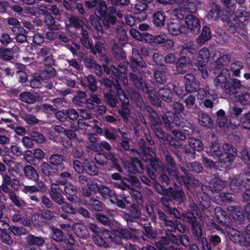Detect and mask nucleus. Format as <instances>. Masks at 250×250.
I'll use <instances>...</instances> for the list:
<instances>
[{"label":"nucleus","instance_id":"41","mask_svg":"<svg viewBox=\"0 0 250 250\" xmlns=\"http://www.w3.org/2000/svg\"><path fill=\"white\" fill-rule=\"evenodd\" d=\"M38 98V96H36L28 92L22 93L20 95V99L22 102L30 104L34 103Z\"/></svg>","mask_w":250,"mask_h":250},{"label":"nucleus","instance_id":"4","mask_svg":"<svg viewBox=\"0 0 250 250\" xmlns=\"http://www.w3.org/2000/svg\"><path fill=\"white\" fill-rule=\"evenodd\" d=\"M101 235L105 241L109 240L118 245L122 243V238L128 239L133 236L132 232L123 228L115 229L113 233L106 229L101 230Z\"/></svg>","mask_w":250,"mask_h":250},{"label":"nucleus","instance_id":"61","mask_svg":"<svg viewBox=\"0 0 250 250\" xmlns=\"http://www.w3.org/2000/svg\"><path fill=\"white\" fill-rule=\"evenodd\" d=\"M181 179L183 180V183L187 185V187L188 188V185L191 184H193L195 186L198 185V181L194 179V178L191 177L188 175H186V177L182 176Z\"/></svg>","mask_w":250,"mask_h":250},{"label":"nucleus","instance_id":"9","mask_svg":"<svg viewBox=\"0 0 250 250\" xmlns=\"http://www.w3.org/2000/svg\"><path fill=\"white\" fill-rule=\"evenodd\" d=\"M118 96L122 102V108L118 110V112L123 118L124 121L127 122L130 113L128 106V98L123 89L118 90Z\"/></svg>","mask_w":250,"mask_h":250},{"label":"nucleus","instance_id":"29","mask_svg":"<svg viewBox=\"0 0 250 250\" xmlns=\"http://www.w3.org/2000/svg\"><path fill=\"white\" fill-rule=\"evenodd\" d=\"M155 43H164V46L167 48H171L174 44L173 41L171 39H168L167 35L165 34H161L155 36Z\"/></svg>","mask_w":250,"mask_h":250},{"label":"nucleus","instance_id":"13","mask_svg":"<svg viewBox=\"0 0 250 250\" xmlns=\"http://www.w3.org/2000/svg\"><path fill=\"white\" fill-rule=\"evenodd\" d=\"M187 28L195 35L198 34L200 30L201 23L199 19L194 15H188L185 19Z\"/></svg>","mask_w":250,"mask_h":250},{"label":"nucleus","instance_id":"62","mask_svg":"<svg viewBox=\"0 0 250 250\" xmlns=\"http://www.w3.org/2000/svg\"><path fill=\"white\" fill-rule=\"evenodd\" d=\"M91 24L93 26H95V28L99 31L102 32L103 28L100 22V18L96 16H91L90 17Z\"/></svg>","mask_w":250,"mask_h":250},{"label":"nucleus","instance_id":"11","mask_svg":"<svg viewBox=\"0 0 250 250\" xmlns=\"http://www.w3.org/2000/svg\"><path fill=\"white\" fill-rule=\"evenodd\" d=\"M164 123L168 130H171L174 126H182L184 121H181L179 116L171 112H167L162 116Z\"/></svg>","mask_w":250,"mask_h":250},{"label":"nucleus","instance_id":"10","mask_svg":"<svg viewBox=\"0 0 250 250\" xmlns=\"http://www.w3.org/2000/svg\"><path fill=\"white\" fill-rule=\"evenodd\" d=\"M227 232L230 239L235 243L239 244L241 246H250V237L245 236L242 233L233 228H229Z\"/></svg>","mask_w":250,"mask_h":250},{"label":"nucleus","instance_id":"56","mask_svg":"<svg viewBox=\"0 0 250 250\" xmlns=\"http://www.w3.org/2000/svg\"><path fill=\"white\" fill-rule=\"evenodd\" d=\"M240 157H241L244 163L246 164L250 163V150L248 148H243L242 149L240 153Z\"/></svg>","mask_w":250,"mask_h":250},{"label":"nucleus","instance_id":"53","mask_svg":"<svg viewBox=\"0 0 250 250\" xmlns=\"http://www.w3.org/2000/svg\"><path fill=\"white\" fill-rule=\"evenodd\" d=\"M243 68V64L240 62H235L231 63L230 70L234 76L239 77L240 71Z\"/></svg>","mask_w":250,"mask_h":250},{"label":"nucleus","instance_id":"54","mask_svg":"<svg viewBox=\"0 0 250 250\" xmlns=\"http://www.w3.org/2000/svg\"><path fill=\"white\" fill-rule=\"evenodd\" d=\"M72 179L71 174L67 172H62L58 179V182L62 185L67 184L68 180Z\"/></svg>","mask_w":250,"mask_h":250},{"label":"nucleus","instance_id":"43","mask_svg":"<svg viewBox=\"0 0 250 250\" xmlns=\"http://www.w3.org/2000/svg\"><path fill=\"white\" fill-rule=\"evenodd\" d=\"M83 164L85 166L84 170L90 175H96L98 173V169L92 162L85 160Z\"/></svg>","mask_w":250,"mask_h":250},{"label":"nucleus","instance_id":"21","mask_svg":"<svg viewBox=\"0 0 250 250\" xmlns=\"http://www.w3.org/2000/svg\"><path fill=\"white\" fill-rule=\"evenodd\" d=\"M210 56V52L208 48L203 47L199 52L197 60L194 61L195 65H205Z\"/></svg>","mask_w":250,"mask_h":250},{"label":"nucleus","instance_id":"36","mask_svg":"<svg viewBox=\"0 0 250 250\" xmlns=\"http://www.w3.org/2000/svg\"><path fill=\"white\" fill-rule=\"evenodd\" d=\"M216 124L220 127H225L228 126V121L225 116V111L220 109L217 112Z\"/></svg>","mask_w":250,"mask_h":250},{"label":"nucleus","instance_id":"52","mask_svg":"<svg viewBox=\"0 0 250 250\" xmlns=\"http://www.w3.org/2000/svg\"><path fill=\"white\" fill-rule=\"evenodd\" d=\"M231 88L228 87L229 90H231V94L229 95H235V92L238 91H242V88H246L241 84L240 81L237 79H233L232 83L230 84ZM228 87H229V85Z\"/></svg>","mask_w":250,"mask_h":250},{"label":"nucleus","instance_id":"45","mask_svg":"<svg viewBox=\"0 0 250 250\" xmlns=\"http://www.w3.org/2000/svg\"><path fill=\"white\" fill-rule=\"evenodd\" d=\"M220 10L216 4H213L212 9L207 15V18L210 20H216L220 15Z\"/></svg>","mask_w":250,"mask_h":250},{"label":"nucleus","instance_id":"5","mask_svg":"<svg viewBox=\"0 0 250 250\" xmlns=\"http://www.w3.org/2000/svg\"><path fill=\"white\" fill-rule=\"evenodd\" d=\"M130 78L133 81L135 86L141 89L144 92L148 94L150 100L153 104L159 105H160V101L158 98V95H156V92L154 90L148 89V87L145 83H144L142 79H140L135 74H130Z\"/></svg>","mask_w":250,"mask_h":250},{"label":"nucleus","instance_id":"30","mask_svg":"<svg viewBox=\"0 0 250 250\" xmlns=\"http://www.w3.org/2000/svg\"><path fill=\"white\" fill-rule=\"evenodd\" d=\"M226 184V183L222 180L214 178L209 183V188L212 192H217L223 189Z\"/></svg>","mask_w":250,"mask_h":250},{"label":"nucleus","instance_id":"55","mask_svg":"<svg viewBox=\"0 0 250 250\" xmlns=\"http://www.w3.org/2000/svg\"><path fill=\"white\" fill-rule=\"evenodd\" d=\"M64 190L66 195L70 196H73L77 193L76 187L70 183L66 184L64 188Z\"/></svg>","mask_w":250,"mask_h":250},{"label":"nucleus","instance_id":"35","mask_svg":"<svg viewBox=\"0 0 250 250\" xmlns=\"http://www.w3.org/2000/svg\"><path fill=\"white\" fill-rule=\"evenodd\" d=\"M153 20L155 25L157 26H164L166 20V16L163 12L158 11L153 14Z\"/></svg>","mask_w":250,"mask_h":250},{"label":"nucleus","instance_id":"48","mask_svg":"<svg viewBox=\"0 0 250 250\" xmlns=\"http://www.w3.org/2000/svg\"><path fill=\"white\" fill-rule=\"evenodd\" d=\"M188 142L190 147L194 150L200 151L203 150V145L201 141L191 138L189 139Z\"/></svg>","mask_w":250,"mask_h":250},{"label":"nucleus","instance_id":"31","mask_svg":"<svg viewBox=\"0 0 250 250\" xmlns=\"http://www.w3.org/2000/svg\"><path fill=\"white\" fill-rule=\"evenodd\" d=\"M210 29L207 26H204L200 35L197 39V42L203 45L211 39Z\"/></svg>","mask_w":250,"mask_h":250},{"label":"nucleus","instance_id":"32","mask_svg":"<svg viewBox=\"0 0 250 250\" xmlns=\"http://www.w3.org/2000/svg\"><path fill=\"white\" fill-rule=\"evenodd\" d=\"M26 177L30 180L36 182L39 180V175L37 171L31 166H26L23 169Z\"/></svg>","mask_w":250,"mask_h":250},{"label":"nucleus","instance_id":"37","mask_svg":"<svg viewBox=\"0 0 250 250\" xmlns=\"http://www.w3.org/2000/svg\"><path fill=\"white\" fill-rule=\"evenodd\" d=\"M26 240L29 245H36L38 247L42 246L45 242V240L43 238L37 237L33 235L27 236Z\"/></svg>","mask_w":250,"mask_h":250},{"label":"nucleus","instance_id":"20","mask_svg":"<svg viewBox=\"0 0 250 250\" xmlns=\"http://www.w3.org/2000/svg\"><path fill=\"white\" fill-rule=\"evenodd\" d=\"M229 111L231 115L229 121V126L232 128H234L240 124L241 121L239 119H234V117L232 116L238 117L242 113V109L237 106H233L229 107Z\"/></svg>","mask_w":250,"mask_h":250},{"label":"nucleus","instance_id":"42","mask_svg":"<svg viewBox=\"0 0 250 250\" xmlns=\"http://www.w3.org/2000/svg\"><path fill=\"white\" fill-rule=\"evenodd\" d=\"M229 61V56L228 55H224L219 57L217 60L215 61L214 64L212 65L214 66V67L220 68L222 66L228 65Z\"/></svg>","mask_w":250,"mask_h":250},{"label":"nucleus","instance_id":"33","mask_svg":"<svg viewBox=\"0 0 250 250\" xmlns=\"http://www.w3.org/2000/svg\"><path fill=\"white\" fill-rule=\"evenodd\" d=\"M165 222L167 227V229L168 231H174L177 229L181 232H183L186 229V227L182 225L181 223L178 224V222H176L175 224L171 221L167 220H165Z\"/></svg>","mask_w":250,"mask_h":250},{"label":"nucleus","instance_id":"58","mask_svg":"<svg viewBox=\"0 0 250 250\" xmlns=\"http://www.w3.org/2000/svg\"><path fill=\"white\" fill-rule=\"evenodd\" d=\"M128 93L129 94V97L132 99H133L138 105L141 106L142 103V99L140 97V95L137 92L134 91L132 89H129V90L128 91Z\"/></svg>","mask_w":250,"mask_h":250},{"label":"nucleus","instance_id":"51","mask_svg":"<svg viewBox=\"0 0 250 250\" xmlns=\"http://www.w3.org/2000/svg\"><path fill=\"white\" fill-rule=\"evenodd\" d=\"M167 69H164L163 71L158 70L154 73V77L157 82L160 83H164L167 80Z\"/></svg>","mask_w":250,"mask_h":250},{"label":"nucleus","instance_id":"18","mask_svg":"<svg viewBox=\"0 0 250 250\" xmlns=\"http://www.w3.org/2000/svg\"><path fill=\"white\" fill-rule=\"evenodd\" d=\"M197 99L201 102L205 98H211L212 100L214 101L217 99V95L213 90L209 89V87H206L205 89L199 88L198 91L197 95Z\"/></svg>","mask_w":250,"mask_h":250},{"label":"nucleus","instance_id":"16","mask_svg":"<svg viewBox=\"0 0 250 250\" xmlns=\"http://www.w3.org/2000/svg\"><path fill=\"white\" fill-rule=\"evenodd\" d=\"M234 97L236 101L243 105L250 104V94L247 88H242V91L235 92Z\"/></svg>","mask_w":250,"mask_h":250},{"label":"nucleus","instance_id":"38","mask_svg":"<svg viewBox=\"0 0 250 250\" xmlns=\"http://www.w3.org/2000/svg\"><path fill=\"white\" fill-rule=\"evenodd\" d=\"M102 196L105 198H110V200L115 196V192L114 190H111L109 188L104 186H100V188L98 191Z\"/></svg>","mask_w":250,"mask_h":250},{"label":"nucleus","instance_id":"2","mask_svg":"<svg viewBox=\"0 0 250 250\" xmlns=\"http://www.w3.org/2000/svg\"><path fill=\"white\" fill-rule=\"evenodd\" d=\"M207 152L214 158H218L222 163L221 167L229 168L236 155V149L229 144L226 143L222 146L218 143L212 144Z\"/></svg>","mask_w":250,"mask_h":250},{"label":"nucleus","instance_id":"1","mask_svg":"<svg viewBox=\"0 0 250 250\" xmlns=\"http://www.w3.org/2000/svg\"><path fill=\"white\" fill-rule=\"evenodd\" d=\"M208 205L201 204L200 207L195 206L192 207V212H188L186 216H184V220H187L192 226L193 233L198 237V241L201 243L203 250H211L210 247L208 244L207 239L205 237H202V231L200 223L198 222L197 219L200 218V221L203 222H206L207 215L205 213L203 208H207Z\"/></svg>","mask_w":250,"mask_h":250},{"label":"nucleus","instance_id":"63","mask_svg":"<svg viewBox=\"0 0 250 250\" xmlns=\"http://www.w3.org/2000/svg\"><path fill=\"white\" fill-rule=\"evenodd\" d=\"M86 97V94L82 91L79 92L77 96L74 98V103L79 106H81L83 103L84 99Z\"/></svg>","mask_w":250,"mask_h":250},{"label":"nucleus","instance_id":"24","mask_svg":"<svg viewBox=\"0 0 250 250\" xmlns=\"http://www.w3.org/2000/svg\"><path fill=\"white\" fill-rule=\"evenodd\" d=\"M198 122L200 125L208 128L213 126L212 119L207 113L204 112H201L199 114Z\"/></svg>","mask_w":250,"mask_h":250},{"label":"nucleus","instance_id":"8","mask_svg":"<svg viewBox=\"0 0 250 250\" xmlns=\"http://www.w3.org/2000/svg\"><path fill=\"white\" fill-rule=\"evenodd\" d=\"M160 3L173 4L178 3L179 6L189 12H194L197 10L199 3L190 0H158Z\"/></svg>","mask_w":250,"mask_h":250},{"label":"nucleus","instance_id":"49","mask_svg":"<svg viewBox=\"0 0 250 250\" xmlns=\"http://www.w3.org/2000/svg\"><path fill=\"white\" fill-rule=\"evenodd\" d=\"M132 51L133 56L131 59L132 62L141 67H145L146 65V63L142 60V58L140 57L137 51L133 49Z\"/></svg>","mask_w":250,"mask_h":250},{"label":"nucleus","instance_id":"50","mask_svg":"<svg viewBox=\"0 0 250 250\" xmlns=\"http://www.w3.org/2000/svg\"><path fill=\"white\" fill-rule=\"evenodd\" d=\"M103 23L107 28H109V24H115L117 19L115 17L109 14H106L103 16Z\"/></svg>","mask_w":250,"mask_h":250},{"label":"nucleus","instance_id":"6","mask_svg":"<svg viewBox=\"0 0 250 250\" xmlns=\"http://www.w3.org/2000/svg\"><path fill=\"white\" fill-rule=\"evenodd\" d=\"M179 10L177 9L175 11V16L178 19H182L184 17V15L181 13L179 14ZM167 30L170 34L177 36L185 33L187 28L180 20L171 19L167 23Z\"/></svg>","mask_w":250,"mask_h":250},{"label":"nucleus","instance_id":"46","mask_svg":"<svg viewBox=\"0 0 250 250\" xmlns=\"http://www.w3.org/2000/svg\"><path fill=\"white\" fill-rule=\"evenodd\" d=\"M9 198L12 203L18 207H21L25 205V202L14 191L9 192Z\"/></svg>","mask_w":250,"mask_h":250},{"label":"nucleus","instance_id":"57","mask_svg":"<svg viewBox=\"0 0 250 250\" xmlns=\"http://www.w3.org/2000/svg\"><path fill=\"white\" fill-rule=\"evenodd\" d=\"M52 232V238L56 242H61L63 240V233L59 229L54 227L51 229Z\"/></svg>","mask_w":250,"mask_h":250},{"label":"nucleus","instance_id":"26","mask_svg":"<svg viewBox=\"0 0 250 250\" xmlns=\"http://www.w3.org/2000/svg\"><path fill=\"white\" fill-rule=\"evenodd\" d=\"M173 87V85L170 84L168 87L160 88L158 91V96L167 102H170L173 94L170 89Z\"/></svg>","mask_w":250,"mask_h":250},{"label":"nucleus","instance_id":"7","mask_svg":"<svg viewBox=\"0 0 250 250\" xmlns=\"http://www.w3.org/2000/svg\"><path fill=\"white\" fill-rule=\"evenodd\" d=\"M230 76V73L228 69H223L219 75L214 79V85L217 89H224L225 92L231 94V90L228 88L227 80Z\"/></svg>","mask_w":250,"mask_h":250},{"label":"nucleus","instance_id":"34","mask_svg":"<svg viewBox=\"0 0 250 250\" xmlns=\"http://www.w3.org/2000/svg\"><path fill=\"white\" fill-rule=\"evenodd\" d=\"M235 17L236 19H234V21H238L239 22L243 23L248 20L250 17V14L246 11L245 7L240 6L236 12Z\"/></svg>","mask_w":250,"mask_h":250},{"label":"nucleus","instance_id":"17","mask_svg":"<svg viewBox=\"0 0 250 250\" xmlns=\"http://www.w3.org/2000/svg\"><path fill=\"white\" fill-rule=\"evenodd\" d=\"M151 116L153 119H151L153 129L155 133L156 136L160 140H163L165 138L164 131L160 127L159 125V119L157 118V115L154 111L151 113Z\"/></svg>","mask_w":250,"mask_h":250},{"label":"nucleus","instance_id":"44","mask_svg":"<svg viewBox=\"0 0 250 250\" xmlns=\"http://www.w3.org/2000/svg\"><path fill=\"white\" fill-rule=\"evenodd\" d=\"M101 103V100L95 94H92L90 97L86 100V107L89 109H93L97 104Z\"/></svg>","mask_w":250,"mask_h":250},{"label":"nucleus","instance_id":"60","mask_svg":"<svg viewBox=\"0 0 250 250\" xmlns=\"http://www.w3.org/2000/svg\"><path fill=\"white\" fill-rule=\"evenodd\" d=\"M21 117L24 121L29 125H34L38 122V120L35 116L26 113L22 114Z\"/></svg>","mask_w":250,"mask_h":250},{"label":"nucleus","instance_id":"15","mask_svg":"<svg viewBox=\"0 0 250 250\" xmlns=\"http://www.w3.org/2000/svg\"><path fill=\"white\" fill-rule=\"evenodd\" d=\"M194 61H191L189 57L182 56L179 60L177 64V71L178 73L183 74L190 66L194 65Z\"/></svg>","mask_w":250,"mask_h":250},{"label":"nucleus","instance_id":"23","mask_svg":"<svg viewBox=\"0 0 250 250\" xmlns=\"http://www.w3.org/2000/svg\"><path fill=\"white\" fill-rule=\"evenodd\" d=\"M227 209L230 215L234 220L241 221L244 219V211L241 207L229 206L228 207Z\"/></svg>","mask_w":250,"mask_h":250},{"label":"nucleus","instance_id":"19","mask_svg":"<svg viewBox=\"0 0 250 250\" xmlns=\"http://www.w3.org/2000/svg\"><path fill=\"white\" fill-rule=\"evenodd\" d=\"M62 188L59 185L56 184H52L51 186V197L59 205L63 202L64 200L62 194Z\"/></svg>","mask_w":250,"mask_h":250},{"label":"nucleus","instance_id":"40","mask_svg":"<svg viewBox=\"0 0 250 250\" xmlns=\"http://www.w3.org/2000/svg\"><path fill=\"white\" fill-rule=\"evenodd\" d=\"M166 160L169 164L168 167L167 169L170 175L173 176L176 179L180 181L179 177L174 166V161L170 156H167Z\"/></svg>","mask_w":250,"mask_h":250},{"label":"nucleus","instance_id":"22","mask_svg":"<svg viewBox=\"0 0 250 250\" xmlns=\"http://www.w3.org/2000/svg\"><path fill=\"white\" fill-rule=\"evenodd\" d=\"M125 167L131 173L136 172H141L143 170V167L140 162L136 158L131 159V163L127 161L123 162Z\"/></svg>","mask_w":250,"mask_h":250},{"label":"nucleus","instance_id":"12","mask_svg":"<svg viewBox=\"0 0 250 250\" xmlns=\"http://www.w3.org/2000/svg\"><path fill=\"white\" fill-rule=\"evenodd\" d=\"M147 151L148 153L145 152L142 156V159L146 161H149L152 167L156 172L158 170H164L162 162L155 159V153L153 149L151 147H148Z\"/></svg>","mask_w":250,"mask_h":250},{"label":"nucleus","instance_id":"27","mask_svg":"<svg viewBox=\"0 0 250 250\" xmlns=\"http://www.w3.org/2000/svg\"><path fill=\"white\" fill-rule=\"evenodd\" d=\"M229 187L231 190L235 193H239L244 190L245 185L241 182L239 177H234L229 182Z\"/></svg>","mask_w":250,"mask_h":250},{"label":"nucleus","instance_id":"14","mask_svg":"<svg viewBox=\"0 0 250 250\" xmlns=\"http://www.w3.org/2000/svg\"><path fill=\"white\" fill-rule=\"evenodd\" d=\"M184 83L186 90L188 92H196L200 86V82L195 79L192 74L190 73L185 76Z\"/></svg>","mask_w":250,"mask_h":250},{"label":"nucleus","instance_id":"25","mask_svg":"<svg viewBox=\"0 0 250 250\" xmlns=\"http://www.w3.org/2000/svg\"><path fill=\"white\" fill-rule=\"evenodd\" d=\"M72 229L74 233L79 237L86 239L88 236V232L86 227L81 223H75Z\"/></svg>","mask_w":250,"mask_h":250},{"label":"nucleus","instance_id":"39","mask_svg":"<svg viewBox=\"0 0 250 250\" xmlns=\"http://www.w3.org/2000/svg\"><path fill=\"white\" fill-rule=\"evenodd\" d=\"M65 161L64 157L62 155L54 154L50 157V162L51 165L62 168L64 167L62 162Z\"/></svg>","mask_w":250,"mask_h":250},{"label":"nucleus","instance_id":"59","mask_svg":"<svg viewBox=\"0 0 250 250\" xmlns=\"http://www.w3.org/2000/svg\"><path fill=\"white\" fill-rule=\"evenodd\" d=\"M61 205L62 210L65 213L72 214L76 213V209L73 208L71 205L64 202V200H63V202Z\"/></svg>","mask_w":250,"mask_h":250},{"label":"nucleus","instance_id":"3","mask_svg":"<svg viewBox=\"0 0 250 250\" xmlns=\"http://www.w3.org/2000/svg\"><path fill=\"white\" fill-rule=\"evenodd\" d=\"M104 69L106 74H111L112 81H110L108 79H104L103 84L108 87H113L114 89H116V92L118 94V90L122 89L120 87V84L126 85L128 83L125 69L121 68V69L123 70H119L113 66L109 68L105 65H104Z\"/></svg>","mask_w":250,"mask_h":250},{"label":"nucleus","instance_id":"47","mask_svg":"<svg viewBox=\"0 0 250 250\" xmlns=\"http://www.w3.org/2000/svg\"><path fill=\"white\" fill-rule=\"evenodd\" d=\"M156 246L160 250H180L179 249H174L172 246H169L168 241L165 239H162L160 242H156Z\"/></svg>","mask_w":250,"mask_h":250},{"label":"nucleus","instance_id":"28","mask_svg":"<svg viewBox=\"0 0 250 250\" xmlns=\"http://www.w3.org/2000/svg\"><path fill=\"white\" fill-rule=\"evenodd\" d=\"M168 198L167 200H171L172 199L181 203L185 200L184 193L181 190L174 191L172 188H168L166 191Z\"/></svg>","mask_w":250,"mask_h":250},{"label":"nucleus","instance_id":"64","mask_svg":"<svg viewBox=\"0 0 250 250\" xmlns=\"http://www.w3.org/2000/svg\"><path fill=\"white\" fill-rule=\"evenodd\" d=\"M93 240L94 243L97 245L104 247H105L107 245L106 241L103 237L101 235V233L94 235L93 236Z\"/></svg>","mask_w":250,"mask_h":250}]
</instances>
